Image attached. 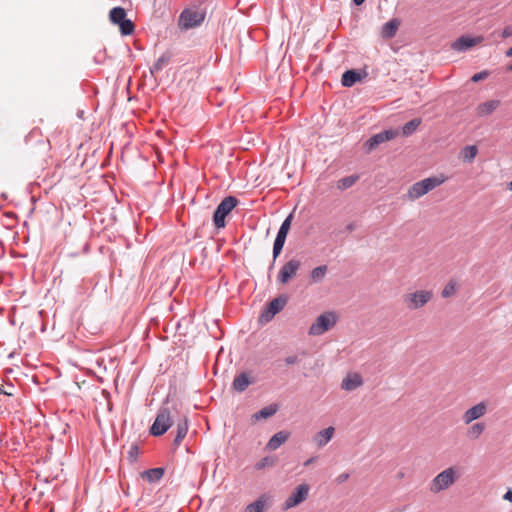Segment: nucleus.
Listing matches in <instances>:
<instances>
[{"mask_svg": "<svg viewBox=\"0 0 512 512\" xmlns=\"http://www.w3.org/2000/svg\"><path fill=\"white\" fill-rule=\"evenodd\" d=\"M420 124H421V120L418 118L408 121L407 123L404 124V126L402 128L403 135L408 136V135L412 134L418 128V126Z\"/></svg>", "mask_w": 512, "mask_h": 512, "instance_id": "nucleus-34", "label": "nucleus"}, {"mask_svg": "<svg viewBox=\"0 0 512 512\" xmlns=\"http://www.w3.org/2000/svg\"><path fill=\"white\" fill-rule=\"evenodd\" d=\"M188 432V421L184 419L177 424V435L174 439V444L179 445L181 441L185 438Z\"/></svg>", "mask_w": 512, "mask_h": 512, "instance_id": "nucleus-25", "label": "nucleus"}, {"mask_svg": "<svg viewBox=\"0 0 512 512\" xmlns=\"http://www.w3.org/2000/svg\"><path fill=\"white\" fill-rule=\"evenodd\" d=\"M274 464H275L274 458L266 456L256 463L255 468L257 470H262L266 467H272V466H274Z\"/></svg>", "mask_w": 512, "mask_h": 512, "instance_id": "nucleus-35", "label": "nucleus"}, {"mask_svg": "<svg viewBox=\"0 0 512 512\" xmlns=\"http://www.w3.org/2000/svg\"><path fill=\"white\" fill-rule=\"evenodd\" d=\"M359 177L357 175H351L348 177H344L337 182V188L340 190H345L353 186Z\"/></svg>", "mask_w": 512, "mask_h": 512, "instance_id": "nucleus-31", "label": "nucleus"}, {"mask_svg": "<svg viewBox=\"0 0 512 512\" xmlns=\"http://www.w3.org/2000/svg\"><path fill=\"white\" fill-rule=\"evenodd\" d=\"M457 283L454 280H450L442 289L441 296L443 298H450L454 296L457 292Z\"/></svg>", "mask_w": 512, "mask_h": 512, "instance_id": "nucleus-32", "label": "nucleus"}, {"mask_svg": "<svg viewBox=\"0 0 512 512\" xmlns=\"http://www.w3.org/2000/svg\"><path fill=\"white\" fill-rule=\"evenodd\" d=\"M289 438V433L286 431L277 432L273 435L266 445L267 450H276L283 445Z\"/></svg>", "mask_w": 512, "mask_h": 512, "instance_id": "nucleus-18", "label": "nucleus"}, {"mask_svg": "<svg viewBox=\"0 0 512 512\" xmlns=\"http://www.w3.org/2000/svg\"><path fill=\"white\" fill-rule=\"evenodd\" d=\"M167 62L163 57L159 58L158 61L155 63L154 68L156 70L161 69L162 65H164Z\"/></svg>", "mask_w": 512, "mask_h": 512, "instance_id": "nucleus-40", "label": "nucleus"}, {"mask_svg": "<svg viewBox=\"0 0 512 512\" xmlns=\"http://www.w3.org/2000/svg\"><path fill=\"white\" fill-rule=\"evenodd\" d=\"M292 214H290L284 221L283 223L281 224L280 226V229L278 231V233L280 234H283L285 236H287L289 230H290V227H291V222H292Z\"/></svg>", "mask_w": 512, "mask_h": 512, "instance_id": "nucleus-36", "label": "nucleus"}, {"mask_svg": "<svg viewBox=\"0 0 512 512\" xmlns=\"http://www.w3.org/2000/svg\"><path fill=\"white\" fill-rule=\"evenodd\" d=\"M356 5H361L365 0H353Z\"/></svg>", "mask_w": 512, "mask_h": 512, "instance_id": "nucleus-46", "label": "nucleus"}, {"mask_svg": "<svg viewBox=\"0 0 512 512\" xmlns=\"http://www.w3.org/2000/svg\"><path fill=\"white\" fill-rule=\"evenodd\" d=\"M301 267V262L298 259H291L286 262L281 269L279 270L277 281L280 284H287L290 280H292L296 275L298 270Z\"/></svg>", "mask_w": 512, "mask_h": 512, "instance_id": "nucleus-9", "label": "nucleus"}, {"mask_svg": "<svg viewBox=\"0 0 512 512\" xmlns=\"http://www.w3.org/2000/svg\"><path fill=\"white\" fill-rule=\"evenodd\" d=\"M252 383L247 373H241L233 380L232 386L238 392H243Z\"/></svg>", "mask_w": 512, "mask_h": 512, "instance_id": "nucleus-20", "label": "nucleus"}, {"mask_svg": "<svg viewBox=\"0 0 512 512\" xmlns=\"http://www.w3.org/2000/svg\"><path fill=\"white\" fill-rule=\"evenodd\" d=\"M505 500H508L510 502H512V491L509 490L507 491L505 494H504V497H503Z\"/></svg>", "mask_w": 512, "mask_h": 512, "instance_id": "nucleus-42", "label": "nucleus"}, {"mask_svg": "<svg viewBox=\"0 0 512 512\" xmlns=\"http://www.w3.org/2000/svg\"><path fill=\"white\" fill-rule=\"evenodd\" d=\"M277 412V408L274 406H268L261 409L259 412L252 415V421L257 422L260 419H267L273 416Z\"/></svg>", "mask_w": 512, "mask_h": 512, "instance_id": "nucleus-24", "label": "nucleus"}, {"mask_svg": "<svg viewBox=\"0 0 512 512\" xmlns=\"http://www.w3.org/2000/svg\"><path fill=\"white\" fill-rule=\"evenodd\" d=\"M484 40L483 36L469 37V36H461L456 39L452 44L451 48L457 52L466 51L480 43Z\"/></svg>", "mask_w": 512, "mask_h": 512, "instance_id": "nucleus-12", "label": "nucleus"}, {"mask_svg": "<svg viewBox=\"0 0 512 512\" xmlns=\"http://www.w3.org/2000/svg\"><path fill=\"white\" fill-rule=\"evenodd\" d=\"M447 179V176L439 174L437 176H431L421 181H418L408 188L407 193L405 194V198L408 201H415L423 197L436 187L442 185L444 182L447 181Z\"/></svg>", "mask_w": 512, "mask_h": 512, "instance_id": "nucleus-1", "label": "nucleus"}, {"mask_svg": "<svg viewBox=\"0 0 512 512\" xmlns=\"http://www.w3.org/2000/svg\"><path fill=\"white\" fill-rule=\"evenodd\" d=\"M485 73H477L472 76V81L477 82L479 80H482L485 77Z\"/></svg>", "mask_w": 512, "mask_h": 512, "instance_id": "nucleus-41", "label": "nucleus"}, {"mask_svg": "<svg viewBox=\"0 0 512 512\" xmlns=\"http://www.w3.org/2000/svg\"><path fill=\"white\" fill-rule=\"evenodd\" d=\"M348 479H349V474L348 473H342V474L337 476L336 482L339 483V484H342V483L346 482Z\"/></svg>", "mask_w": 512, "mask_h": 512, "instance_id": "nucleus-37", "label": "nucleus"}, {"mask_svg": "<svg viewBox=\"0 0 512 512\" xmlns=\"http://www.w3.org/2000/svg\"><path fill=\"white\" fill-rule=\"evenodd\" d=\"M487 413V404L485 402H479L471 408L467 409L463 416L462 420L465 424H470L475 420L480 419Z\"/></svg>", "mask_w": 512, "mask_h": 512, "instance_id": "nucleus-13", "label": "nucleus"}, {"mask_svg": "<svg viewBox=\"0 0 512 512\" xmlns=\"http://www.w3.org/2000/svg\"><path fill=\"white\" fill-rule=\"evenodd\" d=\"M286 237L285 235L283 234H280V233H277V236H276V239L274 241V245H273V258L276 259L282 249H283V246L285 244V240H286Z\"/></svg>", "mask_w": 512, "mask_h": 512, "instance_id": "nucleus-27", "label": "nucleus"}, {"mask_svg": "<svg viewBox=\"0 0 512 512\" xmlns=\"http://www.w3.org/2000/svg\"><path fill=\"white\" fill-rule=\"evenodd\" d=\"M500 100H488L483 103H480L476 107V115L478 117H487L493 114L500 106Z\"/></svg>", "mask_w": 512, "mask_h": 512, "instance_id": "nucleus-16", "label": "nucleus"}, {"mask_svg": "<svg viewBox=\"0 0 512 512\" xmlns=\"http://www.w3.org/2000/svg\"><path fill=\"white\" fill-rule=\"evenodd\" d=\"M138 452V448L136 446L131 447L130 455L134 456Z\"/></svg>", "mask_w": 512, "mask_h": 512, "instance_id": "nucleus-45", "label": "nucleus"}, {"mask_svg": "<svg viewBox=\"0 0 512 512\" xmlns=\"http://www.w3.org/2000/svg\"><path fill=\"white\" fill-rule=\"evenodd\" d=\"M286 237L285 235L283 234H280V233H277V236H276V239L274 241V245H273V258L276 259L282 249H283V246L285 244V240H286Z\"/></svg>", "mask_w": 512, "mask_h": 512, "instance_id": "nucleus-29", "label": "nucleus"}, {"mask_svg": "<svg viewBox=\"0 0 512 512\" xmlns=\"http://www.w3.org/2000/svg\"><path fill=\"white\" fill-rule=\"evenodd\" d=\"M172 425L170 412L167 408L160 409L151 426L150 432L154 436L163 435Z\"/></svg>", "mask_w": 512, "mask_h": 512, "instance_id": "nucleus-8", "label": "nucleus"}, {"mask_svg": "<svg viewBox=\"0 0 512 512\" xmlns=\"http://www.w3.org/2000/svg\"><path fill=\"white\" fill-rule=\"evenodd\" d=\"M109 20L119 26L122 35H131L135 26L133 22L126 18V11L122 7H114L109 12Z\"/></svg>", "mask_w": 512, "mask_h": 512, "instance_id": "nucleus-5", "label": "nucleus"}, {"mask_svg": "<svg viewBox=\"0 0 512 512\" xmlns=\"http://www.w3.org/2000/svg\"><path fill=\"white\" fill-rule=\"evenodd\" d=\"M459 477V469L455 466H450L438 473L432 479L429 485V491L433 494H438L442 491H445L453 486Z\"/></svg>", "mask_w": 512, "mask_h": 512, "instance_id": "nucleus-2", "label": "nucleus"}, {"mask_svg": "<svg viewBox=\"0 0 512 512\" xmlns=\"http://www.w3.org/2000/svg\"><path fill=\"white\" fill-rule=\"evenodd\" d=\"M509 230H510V232L512 233V223H511V224H510V226H509Z\"/></svg>", "mask_w": 512, "mask_h": 512, "instance_id": "nucleus-49", "label": "nucleus"}, {"mask_svg": "<svg viewBox=\"0 0 512 512\" xmlns=\"http://www.w3.org/2000/svg\"><path fill=\"white\" fill-rule=\"evenodd\" d=\"M361 78L360 74L354 70H348L342 75V85L344 87H351Z\"/></svg>", "mask_w": 512, "mask_h": 512, "instance_id": "nucleus-22", "label": "nucleus"}, {"mask_svg": "<svg viewBox=\"0 0 512 512\" xmlns=\"http://www.w3.org/2000/svg\"><path fill=\"white\" fill-rule=\"evenodd\" d=\"M505 56L507 58H512V46L505 51Z\"/></svg>", "mask_w": 512, "mask_h": 512, "instance_id": "nucleus-44", "label": "nucleus"}, {"mask_svg": "<svg viewBox=\"0 0 512 512\" xmlns=\"http://www.w3.org/2000/svg\"><path fill=\"white\" fill-rule=\"evenodd\" d=\"M335 433V428L330 426L321 431L317 432L313 436V443L318 447L322 448L328 444V442L333 438Z\"/></svg>", "mask_w": 512, "mask_h": 512, "instance_id": "nucleus-17", "label": "nucleus"}, {"mask_svg": "<svg viewBox=\"0 0 512 512\" xmlns=\"http://www.w3.org/2000/svg\"><path fill=\"white\" fill-rule=\"evenodd\" d=\"M512 36V26H506L503 30H502V37L503 38H509Z\"/></svg>", "mask_w": 512, "mask_h": 512, "instance_id": "nucleus-38", "label": "nucleus"}, {"mask_svg": "<svg viewBox=\"0 0 512 512\" xmlns=\"http://www.w3.org/2000/svg\"><path fill=\"white\" fill-rule=\"evenodd\" d=\"M285 297H277L269 302L266 309L261 313L260 322L268 323L273 317L279 313L286 305Z\"/></svg>", "mask_w": 512, "mask_h": 512, "instance_id": "nucleus-11", "label": "nucleus"}, {"mask_svg": "<svg viewBox=\"0 0 512 512\" xmlns=\"http://www.w3.org/2000/svg\"><path fill=\"white\" fill-rule=\"evenodd\" d=\"M338 321V316L333 311H328L319 315L311 324L308 334L319 336L332 329Z\"/></svg>", "mask_w": 512, "mask_h": 512, "instance_id": "nucleus-4", "label": "nucleus"}, {"mask_svg": "<svg viewBox=\"0 0 512 512\" xmlns=\"http://www.w3.org/2000/svg\"><path fill=\"white\" fill-rule=\"evenodd\" d=\"M400 26V20L397 18H394L390 20L389 22L385 23L381 30V36L385 39H391L393 38L397 30Z\"/></svg>", "mask_w": 512, "mask_h": 512, "instance_id": "nucleus-19", "label": "nucleus"}, {"mask_svg": "<svg viewBox=\"0 0 512 512\" xmlns=\"http://www.w3.org/2000/svg\"><path fill=\"white\" fill-rule=\"evenodd\" d=\"M363 385L362 376L359 373H348L341 382V389L345 391H353Z\"/></svg>", "mask_w": 512, "mask_h": 512, "instance_id": "nucleus-15", "label": "nucleus"}, {"mask_svg": "<svg viewBox=\"0 0 512 512\" xmlns=\"http://www.w3.org/2000/svg\"><path fill=\"white\" fill-rule=\"evenodd\" d=\"M507 189L509 191H512V180L509 183H507Z\"/></svg>", "mask_w": 512, "mask_h": 512, "instance_id": "nucleus-47", "label": "nucleus"}, {"mask_svg": "<svg viewBox=\"0 0 512 512\" xmlns=\"http://www.w3.org/2000/svg\"><path fill=\"white\" fill-rule=\"evenodd\" d=\"M478 154L476 145H468L461 149L459 157L463 162L472 163Z\"/></svg>", "mask_w": 512, "mask_h": 512, "instance_id": "nucleus-21", "label": "nucleus"}, {"mask_svg": "<svg viewBox=\"0 0 512 512\" xmlns=\"http://www.w3.org/2000/svg\"><path fill=\"white\" fill-rule=\"evenodd\" d=\"M237 204L238 200L234 196H228L221 201L213 217L214 224L217 228H223L225 226V217Z\"/></svg>", "mask_w": 512, "mask_h": 512, "instance_id": "nucleus-7", "label": "nucleus"}, {"mask_svg": "<svg viewBox=\"0 0 512 512\" xmlns=\"http://www.w3.org/2000/svg\"><path fill=\"white\" fill-rule=\"evenodd\" d=\"M433 292L431 290L419 289L407 292L403 295V304L409 311H415L425 307L432 299Z\"/></svg>", "mask_w": 512, "mask_h": 512, "instance_id": "nucleus-3", "label": "nucleus"}, {"mask_svg": "<svg viewBox=\"0 0 512 512\" xmlns=\"http://www.w3.org/2000/svg\"><path fill=\"white\" fill-rule=\"evenodd\" d=\"M326 273H327L326 265H321V266L315 267L311 271V279L315 283L321 282L325 278Z\"/></svg>", "mask_w": 512, "mask_h": 512, "instance_id": "nucleus-30", "label": "nucleus"}, {"mask_svg": "<svg viewBox=\"0 0 512 512\" xmlns=\"http://www.w3.org/2000/svg\"><path fill=\"white\" fill-rule=\"evenodd\" d=\"M507 71L512 72V63L507 67Z\"/></svg>", "mask_w": 512, "mask_h": 512, "instance_id": "nucleus-48", "label": "nucleus"}, {"mask_svg": "<svg viewBox=\"0 0 512 512\" xmlns=\"http://www.w3.org/2000/svg\"><path fill=\"white\" fill-rule=\"evenodd\" d=\"M205 13L195 9V8H189L185 9L180 17H179V27L184 30H188L191 28H195L204 21Z\"/></svg>", "mask_w": 512, "mask_h": 512, "instance_id": "nucleus-6", "label": "nucleus"}, {"mask_svg": "<svg viewBox=\"0 0 512 512\" xmlns=\"http://www.w3.org/2000/svg\"><path fill=\"white\" fill-rule=\"evenodd\" d=\"M485 429H486V426L484 423L477 422V423L472 424L468 428L467 435L471 439H478L480 437V435L485 431Z\"/></svg>", "mask_w": 512, "mask_h": 512, "instance_id": "nucleus-26", "label": "nucleus"}, {"mask_svg": "<svg viewBox=\"0 0 512 512\" xmlns=\"http://www.w3.org/2000/svg\"><path fill=\"white\" fill-rule=\"evenodd\" d=\"M316 457H311L304 462L305 466L311 465L315 461Z\"/></svg>", "mask_w": 512, "mask_h": 512, "instance_id": "nucleus-43", "label": "nucleus"}, {"mask_svg": "<svg viewBox=\"0 0 512 512\" xmlns=\"http://www.w3.org/2000/svg\"><path fill=\"white\" fill-rule=\"evenodd\" d=\"M286 237L285 235L283 234H280V233H277V236H276V239L274 241V245H273V258L276 259L282 249H283V246L285 244V240H286Z\"/></svg>", "mask_w": 512, "mask_h": 512, "instance_id": "nucleus-28", "label": "nucleus"}, {"mask_svg": "<svg viewBox=\"0 0 512 512\" xmlns=\"http://www.w3.org/2000/svg\"><path fill=\"white\" fill-rule=\"evenodd\" d=\"M310 487L307 484L298 485L291 495L285 500L283 508L285 510L291 509L303 501H305L308 497Z\"/></svg>", "mask_w": 512, "mask_h": 512, "instance_id": "nucleus-10", "label": "nucleus"}, {"mask_svg": "<svg viewBox=\"0 0 512 512\" xmlns=\"http://www.w3.org/2000/svg\"><path fill=\"white\" fill-rule=\"evenodd\" d=\"M397 131L395 130H386L383 132H380L378 134L373 135L367 142L366 145L368 147V150L375 149L378 145L381 143H384L386 141L392 140L397 136Z\"/></svg>", "mask_w": 512, "mask_h": 512, "instance_id": "nucleus-14", "label": "nucleus"}, {"mask_svg": "<svg viewBox=\"0 0 512 512\" xmlns=\"http://www.w3.org/2000/svg\"><path fill=\"white\" fill-rule=\"evenodd\" d=\"M267 498L261 496L255 502L249 504L245 508V512H264L266 509Z\"/></svg>", "mask_w": 512, "mask_h": 512, "instance_id": "nucleus-23", "label": "nucleus"}, {"mask_svg": "<svg viewBox=\"0 0 512 512\" xmlns=\"http://www.w3.org/2000/svg\"><path fill=\"white\" fill-rule=\"evenodd\" d=\"M299 359L296 355L289 356L285 359L286 364L292 365L298 363Z\"/></svg>", "mask_w": 512, "mask_h": 512, "instance_id": "nucleus-39", "label": "nucleus"}, {"mask_svg": "<svg viewBox=\"0 0 512 512\" xmlns=\"http://www.w3.org/2000/svg\"><path fill=\"white\" fill-rule=\"evenodd\" d=\"M163 473L164 471L162 468H154L143 472V477L147 478L150 482H154L160 480Z\"/></svg>", "mask_w": 512, "mask_h": 512, "instance_id": "nucleus-33", "label": "nucleus"}]
</instances>
